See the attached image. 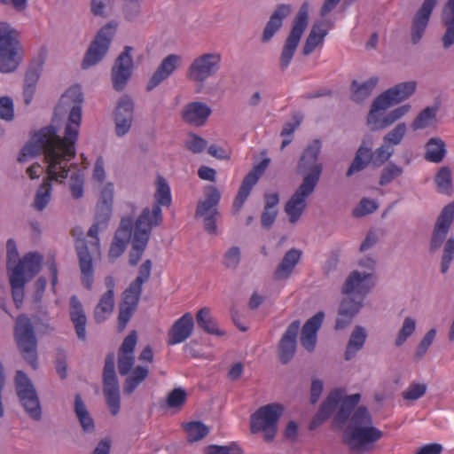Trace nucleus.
Returning <instances> with one entry per match:
<instances>
[{
  "label": "nucleus",
  "instance_id": "obj_1",
  "mask_svg": "<svg viewBox=\"0 0 454 454\" xmlns=\"http://www.w3.org/2000/svg\"><path fill=\"white\" fill-rule=\"evenodd\" d=\"M83 94L79 87H72L66 91L55 107L54 118L59 114H64L69 109L67 123L64 129V136L58 135V130L53 125L41 129L35 133L22 148L18 160L23 162L27 158H34L43 153L48 163L45 179H66L69 169L63 162H68L76 155V142L79 137V130L82 122V104ZM53 121L55 119L52 120Z\"/></svg>",
  "mask_w": 454,
  "mask_h": 454
},
{
  "label": "nucleus",
  "instance_id": "obj_2",
  "mask_svg": "<svg viewBox=\"0 0 454 454\" xmlns=\"http://www.w3.org/2000/svg\"><path fill=\"white\" fill-rule=\"evenodd\" d=\"M361 395L356 393L343 395V390H332L321 403L317 412L309 425L315 430L333 415V427L341 429L347 425L341 441L352 454H361L383 436V433L373 426V419L366 406H357Z\"/></svg>",
  "mask_w": 454,
  "mask_h": 454
},
{
  "label": "nucleus",
  "instance_id": "obj_3",
  "mask_svg": "<svg viewBox=\"0 0 454 454\" xmlns=\"http://www.w3.org/2000/svg\"><path fill=\"white\" fill-rule=\"evenodd\" d=\"M321 149V141L314 139L301 152L295 168L296 174L302 177L300 184L316 189L324 169L319 161Z\"/></svg>",
  "mask_w": 454,
  "mask_h": 454
},
{
  "label": "nucleus",
  "instance_id": "obj_4",
  "mask_svg": "<svg viewBox=\"0 0 454 454\" xmlns=\"http://www.w3.org/2000/svg\"><path fill=\"white\" fill-rule=\"evenodd\" d=\"M20 33L7 22H0V72L15 71L20 62Z\"/></svg>",
  "mask_w": 454,
  "mask_h": 454
},
{
  "label": "nucleus",
  "instance_id": "obj_5",
  "mask_svg": "<svg viewBox=\"0 0 454 454\" xmlns=\"http://www.w3.org/2000/svg\"><path fill=\"white\" fill-rule=\"evenodd\" d=\"M13 336L18 349L32 368H37V340L34 325L26 315L16 318Z\"/></svg>",
  "mask_w": 454,
  "mask_h": 454
},
{
  "label": "nucleus",
  "instance_id": "obj_6",
  "mask_svg": "<svg viewBox=\"0 0 454 454\" xmlns=\"http://www.w3.org/2000/svg\"><path fill=\"white\" fill-rule=\"evenodd\" d=\"M309 24V4L303 3L294 17L291 30L286 38L279 56V68L285 71L290 65Z\"/></svg>",
  "mask_w": 454,
  "mask_h": 454
},
{
  "label": "nucleus",
  "instance_id": "obj_7",
  "mask_svg": "<svg viewBox=\"0 0 454 454\" xmlns=\"http://www.w3.org/2000/svg\"><path fill=\"white\" fill-rule=\"evenodd\" d=\"M284 406L272 403L260 407L250 418V430L253 434L264 433V440L271 442L278 431V423L284 413Z\"/></svg>",
  "mask_w": 454,
  "mask_h": 454
},
{
  "label": "nucleus",
  "instance_id": "obj_8",
  "mask_svg": "<svg viewBox=\"0 0 454 454\" xmlns=\"http://www.w3.org/2000/svg\"><path fill=\"white\" fill-rule=\"evenodd\" d=\"M204 199L197 203L195 218H202L204 229L209 234L217 233L216 219L220 215L217 206L221 192L214 185H207L203 191Z\"/></svg>",
  "mask_w": 454,
  "mask_h": 454
},
{
  "label": "nucleus",
  "instance_id": "obj_9",
  "mask_svg": "<svg viewBox=\"0 0 454 454\" xmlns=\"http://www.w3.org/2000/svg\"><path fill=\"white\" fill-rule=\"evenodd\" d=\"M114 360L115 356L113 352L106 355L102 373L103 394L113 416L119 413L121 407L120 385Z\"/></svg>",
  "mask_w": 454,
  "mask_h": 454
},
{
  "label": "nucleus",
  "instance_id": "obj_10",
  "mask_svg": "<svg viewBox=\"0 0 454 454\" xmlns=\"http://www.w3.org/2000/svg\"><path fill=\"white\" fill-rule=\"evenodd\" d=\"M16 393L20 404L28 416L38 421L42 419V408L36 390L27 375L18 371L15 376Z\"/></svg>",
  "mask_w": 454,
  "mask_h": 454
},
{
  "label": "nucleus",
  "instance_id": "obj_11",
  "mask_svg": "<svg viewBox=\"0 0 454 454\" xmlns=\"http://www.w3.org/2000/svg\"><path fill=\"white\" fill-rule=\"evenodd\" d=\"M116 25L109 22L100 28L90 43L82 62V67L87 69L99 63L109 51L114 35Z\"/></svg>",
  "mask_w": 454,
  "mask_h": 454
},
{
  "label": "nucleus",
  "instance_id": "obj_12",
  "mask_svg": "<svg viewBox=\"0 0 454 454\" xmlns=\"http://www.w3.org/2000/svg\"><path fill=\"white\" fill-rule=\"evenodd\" d=\"M222 56L219 52H207L195 58L187 69V78L194 82L203 83L215 75L221 67Z\"/></svg>",
  "mask_w": 454,
  "mask_h": 454
},
{
  "label": "nucleus",
  "instance_id": "obj_13",
  "mask_svg": "<svg viewBox=\"0 0 454 454\" xmlns=\"http://www.w3.org/2000/svg\"><path fill=\"white\" fill-rule=\"evenodd\" d=\"M72 234L73 236H75L76 234L80 235V237L75 239L74 247L81 270V279L84 287L90 290L94 278L92 254H99L100 252L92 250L91 242L89 246L86 239L82 237V231L80 228L74 229Z\"/></svg>",
  "mask_w": 454,
  "mask_h": 454
},
{
  "label": "nucleus",
  "instance_id": "obj_14",
  "mask_svg": "<svg viewBox=\"0 0 454 454\" xmlns=\"http://www.w3.org/2000/svg\"><path fill=\"white\" fill-rule=\"evenodd\" d=\"M416 88L417 82L415 81L400 82L389 88L374 98V110L387 109L408 99L414 94Z\"/></svg>",
  "mask_w": 454,
  "mask_h": 454
},
{
  "label": "nucleus",
  "instance_id": "obj_15",
  "mask_svg": "<svg viewBox=\"0 0 454 454\" xmlns=\"http://www.w3.org/2000/svg\"><path fill=\"white\" fill-rule=\"evenodd\" d=\"M133 47L126 45L123 51L116 58L111 70L113 87L117 91L124 90L132 75L133 59L131 53Z\"/></svg>",
  "mask_w": 454,
  "mask_h": 454
},
{
  "label": "nucleus",
  "instance_id": "obj_16",
  "mask_svg": "<svg viewBox=\"0 0 454 454\" xmlns=\"http://www.w3.org/2000/svg\"><path fill=\"white\" fill-rule=\"evenodd\" d=\"M270 162V158H264L260 163L255 165L244 177L238 194L232 204V212L238 213L243 207L245 201L251 193V191L264 174Z\"/></svg>",
  "mask_w": 454,
  "mask_h": 454
},
{
  "label": "nucleus",
  "instance_id": "obj_17",
  "mask_svg": "<svg viewBox=\"0 0 454 454\" xmlns=\"http://www.w3.org/2000/svg\"><path fill=\"white\" fill-rule=\"evenodd\" d=\"M454 221V201L446 205L438 215L429 242L430 253L436 252L443 244Z\"/></svg>",
  "mask_w": 454,
  "mask_h": 454
},
{
  "label": "nucleus",
  "instance_id": "obj_18",
  "mask_svg": "<svg viewBox=\"0 0 454 454\" xmlns=\"http://www.w3.org/2000/svg\"><path fill=\"white\" fill-rule=\"evenodd\" d=\"M374 284V274L372 272L353 270L342 285L341 293L343 294H355L360 295L363 300L372 289Z\"/></svg>",
  "mask_w": 454,
  "mask_h": 454
},
{
  "label": "nucleus",
  "instance_id": "obj_19",
  "mask_svg": "<svg viewBox=\"0 0 454 454\" xmlns=\"http://www.w3.org/2000/svg\"><path fill=\"white\" fill-rule=\"evenodd\" d=\"M437 2L438 0H424L419 9L414 14L411 27V41L412 44H418L423 38Z\"/></svg>",
  "mask_w": 454,
  "mask_h": 454
},
{
  "label": "nucleus",
  "instance_id": "obj_20",
  "mask_svg": "<svg viewBox=\"0 0 454 454\" xmlns=\"http://www.w3.org/2000/svg\"><path fill=\"white\" fill-rule=\"evenodd\" d=\"M134 117V103L128 95L120 98L115 111V133L118 137L126 135L132 125Z\"/></svg>",
  "mask_w": 454,
  "mask_h": 454
},
{
  "label": "nucleus",
  "instance_id": "obj_21",
  "mask_svg": "<svg viewBox=\"0 0 454 454\" xmlns=\"http://www.w3.org/2000/svg\"><path fill=\"white\" fill-rule=\"evenodd\" d=\"M316 189L300 184L285 205V212L289 222L295 223L302 215L307 207L306 200Z\"/></svg>",
  "mask_w": 454,
  "mask_h": 454
},
{
  "label": "nucleus",
  "instance_id": "obj_22",
  "mask_svg": "<svg viewBox=\"0 0 454 454\" xmlns=\"http://www.w3.org/2000/svg\"><path fill=\"white\" fill-rule=\"evenodd\" d=\"M300 326V320L292 322L279 340L278 347V357L283 364H288L295 355Z\"/></svg>",
  "mask_w": 454,
  "mask_h": 454
},
{
  "label": "nucleus",
  "instance_id": "obj_23",
  "mask_svg": "<svg viewBox=\"0 0 454 454\" xmlns=\"http://www.w3.org/2000/svg\"><path fill=\"white\" fill-rule=\"evenodd\" d=\"M373 137L366 135L362 139V143L356 150L354 159L346 172V176L350 177L356 173L365 169L370 164H372V147Z\"/></svg>",
  "mask_w": 454,
  "mask_h": 454
},
{
  "label": "nucleus",
  "instance_id": "obj_24",
  "mask_svg": "<svg viewBox=\"0 0 454 454\" xmlns=\"http://www.w3.org/2000/svg\"><path fill=\"white\" fill-rule=\"evenodd\" d=\"M181 65L182 57L180 55L169 54L165 57L148 81L146 90L151 91L159 86L162 82L172 75Z\"/></svg>",
  "mask_w": 454,
  "mask_h": 454
},
{
  "label": "nucleus",
  "instance_id": "obj_25",
  "mask_svg": "<svg viewBox=\"0 0 454 454\" xmlns=\"http://www.w3.org/2000/svg\"><path fill=\"white\" fill-rule=\"evenodd\" d=\"M362 307V299L356 301L351 297L343 298L338 308V317L334 329L340 331L347 328L352 323L354 317L359 313Z\"/></svg>",
  "mask_w": 454,
  "mask_h": 454
},
{
  "label": "nucleus",
  "instance_id": "obj_26",
  "mask_svg": "<svg viewBox=\"0 0 454 454\" xmlns=\"http://www.w3.org/2000/svg\"><path fill=\"white\" fill-rule=\"evenodd\" d=\"M113 207L106 205H97L93 224L88 231L87 236L93 239L91 248L93 251H99L98 232L106 230L112 215Z\"/></svg>",
  "mask_w": 454,
  "mask_h": 454
},
{
  "label": "nucleus",
  "instance_id": "obj_27",
  "mask_svg": "<svg viewBox=\"0 0 454 454\" xmlns=\"http://www.w3.org/2000/svg\"><path fill=\"white\" fill-rule=\"evenodd\" d=\"M212 113L211 108L203 102L194 101L184 106L182 119L195 127L203 126Z\"/></svg>",
  "mask_w": 454,
  "mask_h": 454
},
{
  "label": "nucleus",
  "instance_id": "obj_28",
  "mask_svg": "<svg viewBox=\"0 0 454 454\" xmlns=\"http://www.w3.org/2000/svg\"><path fill=\"white\" fill-rule=\"evenodd\" d=\"M325 318L324 311H318L312 317L308 319L301 328V343L309 352L315 349L317 344V334Z\"/></svg>",
  "mask_w": 454,
  "mask_h": 454
},
{
  "label": "nucleus",
  "instance_id": "obj_29",
  "mask_svg": "<svg viewBox=\"0 0 454 454\" xmlns=\"http://www.w3.org/2000/svg\"><path fill=\"white\" fill-rule=\"evenodd\" d=\"M194 327L193 317L191 313L184 314L177 319L168 331V345L181 343L187 340L192 333Z\"/></svg>",
  "mask_w": 454,
  "mask_h": 454
},
{
  "label": "nucleus",
  "instance_id": "obj_30",
  "mask_svg": "<svg viewBox=\"0 0 454 454\" xmlns=\"http://www.w3.org/2000/svg\"><path fill=\"white\" fill-rule=\"evenodd\" d=\"M292 12L290 4H281L277 5L267 21L262 35V42L267 43L271 40L274 35L282 27L283 21Z\"/></svg>",
  "mask_w": 454,
  "mask_h": 454
},
{
  "label": "nucleus",
  "instance_id": "obj_31",
  "mask_svg": "<svg viewBox=\"0 0 454 454\" xmlns=\"http://www.w3.org/2000/svg\"><path fill=\"white\" fill-rule=\"evenodd\" d=\"M42 256L37 253H28L14 265L10 274H20L19 278L31 280L41 269Z\"/></svg>",
  "mask_w": 454,
  "mask_h": 454
},
{
  "label": "nucleus",
  "instance_id": "obj_32",
  "mask_svg": "<svg viewBox=\"0 0 454 454\" xmlns=\"http://www.w3.org/2000/svg\"><path fill=\"white\" fill-rule=\"evenodd\" d=\"M69 316L80 340H86L87 317L82 304L76 295L69 299Z\"/></svg>",
  "mask_w": 454,
  "mask_h": 454
},
{
  "label": "nucleus",
  "instance_id": "obj_33",
  "mask_svg": "<svg viewBox=\"0 0 454 454\" xmlns=\"http://www.w3.org/2000/svg\"><path fill=\"white\" fill-rule=\"evenodd\" d=\"M329 30V22L326 20L316 21L306 38L302 47V54L308 56L311 54L317 46L323 43L325 37Z\"/></svg>",
  "mask_w": 454,
  "mask_h": 454
},
{
  "label": "nucleus",
  "instance_id": "obj_34",
  "mask_svg": "<svg viewBox=\"0 0 454 454\" xmlns=\"http://www.w3.org/2000/svg\"><path fill=\"white\" fill-rule=\"evenodd\" d=\"M442 22L446 30L441 41L445 50L454 45V0H447L442 11Z\"/></svg>",
  "mask_w": 454,
  "mask_h": 454
},
{
  "label": "nucleus",
  "instance_id": "obj_35",
  "mask_svg": "<svg viewBox=\"0 0 454 454\" xmlns=\"http://www.w3.org/2000/svg\"><path fill=\"white\" fill-rule=\"evenodd\" d=\"M302 252L297 248L289 249L284 255L280 263L274 271V278L281 280L287 278L293 272L294 267L301 260Z\"/></svg>",
  "mask_w": 454,
  "mask_h": 454
},
{
  "label": "nucleus",
  "instance_id": "obj_36",
  "mask_svg": "<svg viewBox=\"0 0 454 454\" xmlns=\"http://www.w3.org/2000/svg\"><path fill=\"white\" fill-rule=\"evenodd\" d=\"M379 82L378 76H372L367 81L359 83L354 80L350 84L351 99L356 103H362L368 98Z\"/></svg>",
  "mask_w": 454,
  "mask_h": 454
},
{
  "label": "nucleus",
  "instance_id": "obj_37",
  "mask_svg": "<svg viewBox=\"0 0 454 454\" xmlns=\"http://www.w3.org/2000/svg\"><path fill=\"white\" fill-rule=\"evenodd\" d=\"M367 338L365 329L361 325H356L353 329L349 340L348 341L344 358L346 361L351 360L356 353L363 348Z\"/></svg>",
  "mask_w": 454,
  "mask_h": 454
},
{
  "label": "nucleus",
  "instance_id": "obj_38",
  "mask_svg": "<svg viewBox=\"0 0 454 454\" xmlns=\"http://www.w3.org/2000/svg\"><path fill=\"white\" fill-rule=\"evenodd\" d=\"M426 153L424 158L427 161L440 163L446 155L445 142L440 137H431L425 145Z\"/></svg>",
  "mask_w": 454,
  "mask_h": 454
},
{
  "label": "nucleus",
  "instance_id": "obj_39",
  "mask_svg": "<svg viewBox=\"0 0 454 454\" xmlns=\"http://www.w3.org/2000/svg\"><path fill=\"white\" fill-rule=\"evenodd\" d=\"M74 411L79 420V423L85 433H92L95 430L94 419L89 413L85 403L80 394H75Z\"/></svg>",
  "mask_w": 454,
  "mask_h": 454
},
{
  "label": "nucleus",
  "instance_id": "obj_40",
  "mask_svg": "<svg viewBox=\"0 0 454 454\" xmlns=\"http://www.w3.org/2000/svg\"><path fill=\"white\" fill-rule=\"evenodd\" d=\"M114 305V291L107 290L100 297L99 302L94 309V318L97 323L104 322L112 313Z\"/></svg>",
  "mask_w": 454,
  "mask_h": 454
},
{
  "label": "nucleus",
  "instance_id": "obj_41",
  "mask_svg": "<svg viewBox=\"0 0 454 454\" xmlns=\"http://www.w3.org/2000/svg\"><path fill=\"white\" fill-rule=\"evenodd\" d=\"M196 321L199 327L209 334L217 336L224 335V332L217 327V324L210 315V309L207 307L200 309L196 314Z\"/></svg>",
  "mask_w": 454,
  "mask_h": 454
},
{
  "label": "nucleus",
  "instance_id": "obj_42",
  "mask_svg": "<svg viewBox=\"0 0 454 454\" xmlns=\"http://www.w3.org/2000/svg\"><path fill=\"white\" fill-rule=\"evenodd\" d=\"M384 109H375L374 110V100L372 101L370 112L367 116V122L371 126V129L380 130L384 129L396 121L395 116L391 113V111L386 114L383 118H379L378 112L383 111Z\"/></svg>",
  "mask_w": 454,
  "mask_h": 454
},
{
  "label": "nucleus",
  "instance_id": "obj_43",
  "mask_svg": "<svg viewBox=\"0 0 454 454\" xmlns=\"http://www.w3.org/2000/svg\"><path fill=\"white\" fill-rule=\"evenodd\" d=\"M149 370L143 366H137L130 375L127 377L123 384V393L131 395L136 388L147 378Z\"/></svg>",
  "mask_w": 454,
  "mask_h": 454
},
{
  "label": "nucleus",
  "instance_id": "obj_44",
  "mask_svg": "<svg viewBox=\"0 0 454 454\" xmlns=\"http://www.w3.org/2000/svg\"><path fill=\"white\" fill-rule=\"evenodd\" d=\"M155 202L153 205L160 207H169L171 205V193L168 184L166 179L160 176L156 180V191L154 193Z\"/></svg>",
  "mask_w": 454,
  "mask_h": 454
},
{
  "label": "nucleus",
  "instance_id": "obj_45",
  "mask_svg": "<svg viewBox=\"0 0 454 454\" xmlns=\"http://www.w3.org/2000/svg\"><path fill=\"white\" fill-rule=\"evenodd\" d=\"M145 215L141 227L152 231L153 227L159 226L163 221L161 208L153 205L152 208L145 207L137 220H140Z\"/></svg>",
  "mask_w": 454,
  "mask_h": 454
},
{
  "label": "nucleus",
  "instance_id": "obj_46",
  "mask_svg": "<svg viewBox=\"0 0 454 454\" xmlns=\"http://www.w3.org/2000/svg\"><path fill=\"white\" fill-rule=\"evenodd\" d=\"M51 179H43L35 195L33 207L35 210L43 211L47 207L51 199Z\"/></svg>",
  "mask_w": 454,
  "mask_h": 454
},
{
  "label": "nucleus",
  "instance_id": "obj_47",
  "mask_svg": "<svg viewBox=\"0 0 454 454\" xmlns=\"http://www.w3.org/2000/svg\"><path fill=\"white\" fill-rule=\"evenodd\" d=\"M187 434V441L191 443L204 439L209 433V428L201 421H191L183 425Z\"/></svg>",
  "mask_w": 454,
  "mask_h": 454
},
{
  "label": "nucleus",
  "instance_id": "obj_48",
  "mask_svg": "<svg viewBox=\"0 0 454 454\" xmlns=\"http://www.w3.org/2000/svg\"><path fill=\"white\" fill-rule=\"evenodd\" d=\"M437 106H427L423 109L411 123L413 130L423 129L429 127L433 122L435 121Z\"/></svg>",
  "mask_w": 454,
  "mask_h": 454
},
{
  "label": "nucleus",
  "instance_id": "obj_49",
  "mask_svg": "<svg viewBox=\"0 0 454 454\" xmlns=\"http://www.w3.org/2000/svg\"><path fill=\"white\" fill-rule=\"evenodd\" d=\"M434 183L440 193L450 195L452 192L450 168L447 166L441 167L434 176Z\"/></svg>",
  "mask_w": 454,
  "mask_h": 454
},
{
  "label": "nucleus",
  "instance_id": "obj_50",
  "mask_svg": "<svg viewBox=\"0 0 454 454\" xmlns=\"http://www.w3.org/2000/svg\"><path fill=\"white\" fill-rule=\"evenodd\" d=\"M403 173V168L394 162H388L381 170L379 184L385 186L395 178L401 176Z\"/></svg>",
  "mask_w": 454,
  "mask_h": 454
},
{
  "label": "nucleus",
  "instance_id": "obj_51",
  "mask_svg": "<svg viewBox=\"0 0 454 454\" xmlns=\"http://www.w3.org/2000/svg\"><path fill=\"white\" fill-rule=\"evenodd\" d=\"M145 215L142 216L140 220H137L135 223V231L134 237L132 240V246L136 247H143V249L146 248L148 240L150 239L151 231L150 230L141 227V224L144 221Z\"/></svg>",
  "mask_w": 454,
  "mask_h": 454
},
{
  "label": "nucleus",
  "instance_id": "obj_52",
  "mask_svg": "<svg viewBox=\"0 0 454 454\" xmlns=\"http://www.w3.org/2000/svg\"><path fill=\"white\" fill-rule=\"evenodd\" d=\"M143 288L132 283L122 294V301L120 304L137 308Z\"/></svg>",
  "mask_w": 454,
  "mask_h": 454
},
{
  "label": "nucleus",
  "instance_id": "obj_53",
  "mask_svg": "<svg viewBox=\"0 0 454 454\" xmlns=\"http://www.w3.org/2000/svg\"><path fill=\"white\" fill-rule=\"evenodd\" d=\"M416 329V321L412 317H405L401 329L399 330L395 345L401 347L409 337H411Z\"/></svg>",
  "mask_w": 454,
  "mask_h": 454
},
{
  "label": "nucleus",
  "instance_id": "obj_54",
  "mask_svg": "<svg viewBox=\"0 0 454 454\" xmlns=\"http://www.w3.org/2000/svg\"><path fill=\"white\" fill-rule=\"evenodd\" d=\"M454 260V238H449L443 245L442 254L441 258V272L447 273L452 261Z\"/></svg>",
  "mask_w": 454,
  "mask_h": 454
},
{
  "label": "nucleus",
  "instance_id": "obj_55",
  "mask_svg": "<svg viewBox=\"0 0 454 454\" xmlns=\"http://www.w3.org/2000/svg\"><path fill=\"white\" fill-rule=\"evenodd\" d=\"M241 261V251L237 246L230 247L223 254V264L228 270H235Z\"/></svg>",
  "mask_w": 454,
  "mask_h": 454
},
{
  "label": "nucleus",
  "instance_id": "obj_56",
  "mask_svg": "<svg viewBox=\"0 0 454 454\" xmlns=\"http://www.w3.org/2000/svg\"><path fill=\"white\" fill-rule=\"evenodd\" d=\"M19 276L20 274L18 272L16 273V275L9 274L12 294L13 301L17 306H19V303H21L23 301V287L27 283V279L20 278Z\"/></svg>",
  "mask_w": 454,
  "mask_h": 454
},
{
  "label": "nucleus",
  "instance_id": "obj_57",
  "mask_svg": "<svg viewBox=\"0 0 454 454\" xmlns=\"http://www.w3.org/2000/svg\"><path fill=\"white\" fill-rule=\"evenodd\" d=\"M406 131V124L404 122H400L392 130L384 136L383 141L391 147L393 145H397L403 139Z\"/></svg>",
  "mask_w": 454,
  "mask_h": 454
},
{
  "label": "nucleus",
  "instance_id": "obj_58",
  "mask_svg": "<svg viewBox=\"0 0 454 454\" xmlns=\"http://www.w3.org/2000/svg\"><path fill=\"white\" fill-rule=\"evenodd\" d=\"M144 0H123L122 13L126 20L133 21L141 13V5Z\"/></svg>",
  "mask_w": 454,
  "mask_h": 454
},
{
  "label": "nucleus",
  "instance_id": "obj_59",
  "mask_svg": "<svg viewBox=\"0 0 454 454\" xmlns=\"http://www.w3.org/2000/svg\"><path fill=\"white\" fill-rule=\"evenodd\" d=\"M394 149L384 142V144L372 152V166L379 168L386 163L393 155Z\"/></svg>",
  "mask_w": 454,
  "mask_h": 454
},
{
  "label": "nucleus",
  "instance_id": "obj_60",
  "mask_svg": "<svg viewBox=\"0 0 454 454\" xmlns=\"http://www.w3.org/2000/svg\"><path fill=\"white\" fill-rule=\"evenodd\" d=\"M427 389V386L425 383L413 382L402 393V396L404 400L416 401L426 394Z\"/></svg>",
  "mask_w": 454,
  "mask_h": 454
},
{
  "label": "nucleus",
  "instance_id": "obj_61",
  "mask_svg": "<svg viewBox=\"0 0 454 454\" xmlns=\"http://www.w3.org/2000/svg\"><path fill=\"white\" fill-rule=\"evenodd\" d=\"M43 69V61L35 60L33 61L27 69L25 74L24 84L36 86L38 79L40 77Z\"/></svg>",
  "mask_w": 454,
  "mask_h": 454
},
{
  "label": "nucleus",
  "instance_id": "obj_62",
  "mask_svg": "<svg viewBox=\"0 0 454 454\" xmlns=\"http://www.w3.org/2000/svg\"><path fill=\"white\" fill-rule=\"evenodd\" d=\"M207 140L194 133H189L188 138L184 143L185 148L193 153H202L207 147Z\"/></svg>",
  "mask_w": 454,
  "mask_h": 454
},
{
  "label": "nucleus",
  "instance_id": "obj_63",
  "mask_svg": "<svg viewBox=\"0 0 454 454\" xmlns=\"http://www.w3.org/2000/svg\"><path fill=\"white\" fill-rule=\"evenodd\" d=\"M205 454H242V450L236 443L230 445H215L211 444L204 449Z\"/></svg>",
  "mask_w": 454,
  "mask_h": 454
},
{
  "label": "nucleus",
  "instance_id": "obj_64",
  "mask_svg": "<svg viewBox=\"0 0 454 454\" xmlns=\"http://www.w3.org/2000/svg\"><path fill=\"white\" fill-rule=\"evenodd\" d=\"M14 105L13 100L7 96L0 98V119L5 121L14 120Z\"/></svg>",
  "mask_w": 454,
  "mask_h": 454
}]
</instances>
